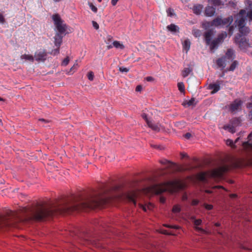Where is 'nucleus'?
<instances>
[{"instance_id":"nucleus-36","label":"nucleus","mask_w":252,"mask_h":252,"mask_svg":"<svg viewBox=\"0 0 252 252\" xmlns=\"http://www.w3.org/2000/svg\"><path fill=\"white\" fill-rule=\"evenodd\" d=\"M94 75L92 71H90L88 74V79L90 81H93L94 79Z\"/></svg>"},{"instance_id":"nucleus-23","label":"nucleus","mask_w":252,"mask_h":252,"mask_svg":"<svg viewBox=\"0 0 252 252\" xmlns=\"http://www.w3.org/2000/svg\"><path fill=\"white\" fill-rule=\"evenodd\" d=\"M190 46V41L189 39H186L183 43V49L186 51L187 53L189 50Z\"/></svg>"},{"instance_id":"nucleus-55","label":"nucleus","mask_w":252,"mask_h":252,"mask_svg":"<svg viewBox=\"0 0 252 252\" xmlns=\"http://www.w3.org/2000/svg\"><path fill=\"white\" fill-rule=\"evenodd\" d=\"M119 0H111V4L113 6H115L116 5L117 2Z\"/></svg>"},{"instance_id":"nucleus-28","label":"nucleus","mask_w":252,"mask_h":252,"mask_svg":"<svg viewBox=\"0 0 252 252\" xmlns=\"http://www.w3.org/2000/svg\"><path fill=\"white\" fill-rule=\"evenodd\" d=\"M113 46L116 48H119L121 49H123L125 48L124 45L118 41H114L113 42Z\"/></svg>"},{"instance_id":"nucleus-15","label":"nucleus","mask_w":252,"mask_h":252,"mask_svg":"<svg viewBox=\"0 0 252 252\" xmlns=\"http://www.w3.org/2000/svg\"><path fill=\"white\" fill-rule=\"evenodd\" d=\"M227 62V60L225 59V58L223 57L219 58L216 61V64L219 67H220L222 69H224L226 66Z\"/></svg>"},{"instance_id":"nucleus-39","label":"nucleus","mask_w":252,"mask_h":252,"mask_svg":"<svg viewBox=\"0 0 252 252\" xmlns=\"http://www.w3.org/2000/svg\"><path fill=\"white\" fill-rule=\"evenodd\" d=\"M246 16L248 17L250 20H252V10L248 11L247 13H246Z\"/></svg>"},{"instance_id":"nucleus-11","label":"nucleus","mask_w":252,"mask_h":252,"mask_svg":"<svg viewBox=\"0 0 252 252\" xmlns=\"http://www.w3.org/2000/svg\"><path fill=\"white\" fill-rule=\"evenodd\" d=\"M47 54L45 50H40L35 53L34 58L37 61H44Z\"/></svg>"},{"instance_id":"nucleus-26","label":"nucleus","mask_w":252,"mask_h":252,"mask_svg":"<svg viewBox=\"0 0 252 252\" xmlns=\"http://www.w3.org/2000/svg\"><path fill=\"white\" fill-rule=\"evenodd\" d=\"M192 71V69L190 67L185 68L182 72V75L183 77H187L190 73Z\"/></svg>"},{"instance_id":"nucleus-41","label":"nucleus","mask_w":252,"mask_h":252,"mask_svg":"<svg viewBox=\"0 0 252 252\" xmlns=\"http://www.w3.org/2000/svg\"><path fill=\"white\" fill-rule=\"evenodd\" d=\"M141 117H142V118L143 119H144L145 120V121L146 122L147 124H148V122H150V121L149 120H148V117H147V115L146 114L143 113L141 115Z\"/></svg>"},{"instance_id":"nucleus-45","label":"nucleus","mask_w":252,"mask_h":252,"mask_svg":"<svg viewBox=\"0 0 252 252\" xmlns=\"http://www.w3.org/2000/svg\"><path fill=\"white\" fill-rule=\"evenodd\" d=\"M173 10L171 8H168L167 10V13L168 14V15H169L170 16H172L173 15Z\"/></svg>"},{"instance_id":"nucleus-44","label":"nucleus","mask_w":252,"mask_h":252,"mask_svg":"<svg viewBox=\"0 0 252 252\" xmlns=\"http://www.w3.org/2000/svg\"><path fill=\"white\" fill-rule=\"evenodd\" d=\"M226 144L231 147H233L234 143L232 140L230 139H228L226 141Z\"/></svg>"},{"instance_id":"nucleus-3","label":"nucleus","mask_w":252,"mask_h":252,"mask_svg":"<svg viewBox=\"0 0 252 252\" xmlns=\"http://www.w3.org/2000/svg\"><path fill=\"white\" fill-rule=\"evenodd\" d=\"M169 187V183L166 182L160 184H155L152 185L147 188V189L149 192L158 194L168 190Z\"/></svg>"},{"instance_id":"nucleus-22","label":"nucleus","mask_w":252,"mask_h":252,"mask_svg":"<svg viewBox=\"0 0 252 252\" xmlns=\"http://www.w3.org/2000/svg\"><path fill=\"white\" fill-rule=\"evenodd\" d=\"M203 5L201 4L194 5L192 8L193 13L197 15L200 14L203 9Z\"/></svg>"},{"instance_id":"nucleus-59","label":"nucleus","mask_w":252,"mask_h":252,"mask_svg":"<svg viewBox=\"0 0 252 252\" xmlns=\"http://www.w3.org/2000/svg\"><path fill=\"white\" fill-rule=\"evenodd\" d=\"M237 195L236 194H231L229 195L230 197L231 198H235L237 197Z\"/></svg>"},{"instance_id":"nucleus-17","label":"nucleus","mask_w":252,"mask_h":252,"mask_svg":"<svg viewBox=\"0 0 252 252\" xmlns=\"http://www.w3.org/2000/svg\"><path fill=\"white\" fill-rule=\"evenodd\" d=\"M216 12V8L213 6H208L205 8V14L208 17H211L214 15Z\"/></svg>"},{"instance_id":"nucleus-27","label":"nucleus","mask_w":252,"mask_h":252,"mask_svg":"<svg viewBox=\"0 0 252 252\" xmlns=\"http://www.w3.org/2000/svg\"><path fill=\"white\" fill-rule=\"evenodd\" d=\"M21 59L22 60H29L32 62L34 61L33 57L32 55L28 54H24L21 56Z\"/></svg>"},{"instance_id":"nucleus-58","label":"nucleus","mask_w":252,"mask_h":252,"mask_svg":"<svg viewBox=\"0 0 252 252\" xmlns=\"http://www.w3.org/2000/svg\"><path fill=\"white\" fill-rule=\"evenodd\" d=\"M146 80L148 81H151L153 80V78L151 76H148L146 78Z\"/></svg>"},{"instance_id":"nucleus-25","label":"nucleus","mask_w":252,"mask_h":252,"mask_svg":"<svg viewBox=\"0 0 252 252\" xmlns=\"http://www.w3.org/2000/svg\"><path fill=\"white\" fill-rule=\"evenodd\" d=\"M238 63L237 61H234L231 63L230 66L229 68H227L225 69V71H233L237 66Z\"/></svg>"},{"instance_id":"nucleus-18","label":"nucleus","mask_w":252,"mask_h":252,"mask_svg":"<svg viewBox=\"0 0 252 252\" xmlns=\"http://www.w3.org/2000/svg\"><path fill=\"white\" fill-rule=\"evenodd\" d=\"M222 18L220 17H218L211 21V26L215 27L222 26Z\"/></svg>"},{"instance_id":"nucleus-47","label":"nucleus","mask_w":252,"mask_h":252,"mask_svg":"<svg viewBox=\"0 0 252 252\" xmlns=\"http://www.w3.org/2000/svg\"><path fill=\"white\" fill-rule=\"evenodd\" d=\"M166 200V198L165 197L161 196L159 197V201L161 203H164Z\"/></svg>"},{"instance_id":"nucleus-30","label":"nucleus","mask_w":252,"mask_h":252,"mask_svg":"<svg viewBox=\"0 0 252 252\" xmlns=\"http://www.w3.org/2000/svg\"><path fill=\"white\" fill-rule=\"evenodd\" d=\"M224 189V188H223V187H222L221 186H214L213 187H212V188L211 189H206L205 190V192L208 193H212L213 192V190H214L215 189Z\"/></svg>"},{"instance_id":"nucleus-8","label":"nucleus","mask_w":252,"mask_h":252,"mask_svg":"<svg viewBox=\"0 0 252 252\" xmlns=\"http://www.w3.org/2000/svg\"><path fill=\"white\" fill-rule=\"evenodd\" d=\"M222 83L223 81L218 80L216 83L209 84L208 89L209 90H212L211 94H214L218 92L220 89V85L222 84Z\"/></svg>"},{"instance_id":"nucleus-24","label":"nucleus","mask_w":252,"mask_h":252,"mask_svg":"<svg viewBox=\"0 0 252 252\" xmlns=\"http://www.w3.org/2000/svg\"><path fill=\"white\" fill-rule=\"evenodd\" d=\"M235 127L236 126L232 125H225L223 126V128L225 130H227L228 131L232 133H234L236 132Z\"/></svg>"},{"instance_id":"nucleus-38","label":"nucleus","mask_w":252,"mask_h":252,"mask_svg":"<svg viewBox=\"0 0 252 252\" xmlns=\"http://www.w3.org/2000/svg\"><path fill=\"white\" fill-rule=\"evenodd\" d=\"M164 225L166 227L170 228H174V229H178L180 228V227L179 226L176 225H169V224H164Z\"/></svg>"},{"instance_id":"nucleus-5","label":"nucleus","mask_w":252,"mask_h":252,"mask_svg":"<svg viewBox=\"0 0 252 252\" xmlns=\"http://www.w3.org/2000/svg\"><path fill=\"white\" fill-rule=\"evenodd\" d=\"M226 33L220 34L217 38L211 41V43L209 44L210 50L214 52V51L218 48L219 44L223 41L224 39L226 37Z\"/></svg>"},{"instance_id":"nucleus-48","label":"nucleus","mask_w":252,"mask_h":252,"mask_svg":"<svg viewBox=\"0 0 252 252\" xmlns=\"http://www.w3.org/2000/svg\"><path fill=\"white\" fill-rule=\"evenodd\" d=\"M5 22V19L3 15L0 13V23L3 24Z\"/></svg>"},{"instance_id":"nucleus-33","label":"nucleus","mask_w":252,"mask_h":252,"mask_svg":"<svg viewBox=\"0 0 252 252\" xmlns=\"http://www.w3.org/2000/svg\"><path fill=\"white\" fill-rule=\"evenodd\" d=\"M195 101V98H192L189 101H187L186 103H187V104L189 106H192V105H195L196 104V103Z\"/></svg>"},{"instance_id":"nucleus-46","label":"nucleus","mask_w":252,"mask_h":252,"mask_svg":"<svg viewBox=\"0 0 252 252\" xmlns=\"http://www.w3.org/2000/svg\"><path fill=\"white\" fill-rule=\"evenodd\" d=\"M93 25L95 29L98 30L99 29V25L96 22L93 21Z\"/></svg>"},{"instance_id":"nucleus-34","label":"nucleus","mask_w":252,"mask_h":252,"mask_svg":"<svg viewBox=\"0 0 252 252\" xmlns=\"http://www.w3.org/2000/svg\"><path fill=\"white\" fill-rule=\"evenodd\" d=\"M211 3L215 6H218L221 4V1L220 0H211Z\"/></svg>"},{"instance_id":"nucleus-62","label":"nucleus","mask_w":252,"mask_h":252,"mask_svg":"<svg viewBox=\"0 0 252 252\" xmlns=\"http://www.w3.org/2000/svg\"><path fill=\"white\" fill-rule=\"evenodd\" d=\"M141 207H142V209H143L144 211H146V208H147V207H146V206L141 205Z\"/></svg>"},{"instance_id":"nucleus-43","label":"nucleus","mask_w":252,"mask_h":252,"mask_svg":"<svg viewBox=\"0 0 252 252\" xmlns=\"http://www.w3.org/2000/svg\"><path fill=\"white\" fill-rule=\"evenodd\" d=\"M160 162L162 164H166L167 163H170L171 164H173V163L170 162V161H168L166 159H163V160H161L160 161Z\"/></svg>"},{"instance_id":"nucleus-10","label":"nucleus","mask_w":252,"mask_h":252,"mask_svg":"<svg viewBox=\"0 0 252 252\" xmlns=\"http://www.w3.org/2000/svg\"><path fill=\"white\" fill-rule=\"evenodd\" d=\"M248 139V141L243 143V147L247 152H252V143H250V141L252 140V131L249 134Z\"/></svg>"},{"instance_id":"nucleus-52","label":"nucleus","mask_w":252,"mask_h":252,"mask_svg":"<svg viewBox=\"0 0 252 252\" xmlns=\"http://www.w3.org/2000/svg\"><path fill=\"white\" fill-rule=\"evenodd\" d=\"M191 136V134L190 133H186L185 135H184V137L186 138V139H189L190 137Z\"/></svg>"},{"instance_id":"nucleus-50","label":"nucleus","mask_w":252,"mask_h":252,"mask_svg":"<svg viewBox=\"0 0 252 252\" xmlns=\"http://www.w3.org/2000/svg\"><path fill=\"white\" fill-rule=\"evenodd\" d=\"M193 35L196 37L199 36L200 35V31L197 30L196 31L194 32Z\"/></svg>"},{"instance_id":"nucleus-2","label":"nucleus","mask_w":252,"mask_h":252,"mask_svg":"<svg viewBox=\"0 0 252 252\" xmlns=\"http://www.w3.org/2000/svg\"><path fill=\"white\" fill-rule=\"evenodd\" d=\"M246 19V10H241L237 15V20L235 23L236 27H238L239 32L242 35H247L250 32L249 29L245 26Z\"/></svg>"},{"instance_id":"nucleus-19","label":"nucleus","mask_w":252,"mask_h":252,"mask_svg":"<svg viewBox=\"0 0 252 252\" xmlns=\"http://www.w3.org/2000/svg\"><path fill=\"white\" fill-rule=\"evenodd\" d=\"M167 29L173 33H175L179 32V28L175 24H171L167 26Z\"/></svg>"},{"instance_id":"nucleus-21","label":"nucleus","mask_w":252,"mask_h":252,"mask_svg":"<svg viewBox=\"0 0 252 252\" xmlns=\"http://www.w3.org/2000/svg\"><path fill=\"white\" fill-rule=\"evenodd\" d=\"M222 26H229L233 22V18L232 16H230L227 18L222 19Z\"/></svg>"},{"instance_id":"nucleus-14","label":"nucleus","mask_w":252,"mask_h":252,"mask_svg":"<svg viewBox=\"0 0 252 252\" xmlns=\"http://www.w3.org/2000/svg\"><path fill=\"white\" fill-rule=\"evenodd\" d=\"M194 225H195V229L198 231V232L201 233H208V232L204 230V229L198 227L199 225H200L202 223V220L201 219H195L193 220V222Z\"/></svg>"},{"instance_id":"nucleus-51","label":"nucleus","mask_w":252,"mask_h":252,"mask_svg":"<svg viewBox=\"0 0 252 252\" xmlns=\"http://www.w3.org/2000/svg\"><path fill=\"white\" fill-rule=\"evenodd\" d=\"M199 203V200H197V199H193L192 201V205H197Z\"/></svg>"},{"instance_id":"nucleus-42","label":"nucleus","mask_w":252,"mask_h":252,"mask_svg":"<svg viewBox=\"0 0 252 252\" xmlns=\"http://www.w3.org/2000/svg\"><path fill=\"white\" fill-rule=\"evenodd\" d=\"M119 70L122 72H127L129 71V69L126 67H120Z\"/></svg>"},{"instance_id":"nucleus-31","label":"nucleus","mask_w":252,"mask_h":252,"mask_svg":"<svg viewBox=\"0 0 252 252\" xmlns=\"http://www.w3.org/2000/svg\"><path fill=\"white\" fill-rule=\"evenodd\" d=\"M178 88L179 90L181 93H183L185 92V86L183 83L180 82L178 83Z\"/></svg>"},{"instance_id":"nucleus-9","label":"nucleus","mask_w":252,"mask_h":252,"mask_svg":"<svg viewBox=\"0 0 252 252\" xmlns=\"http://www.w3.org/2000/svg\"><path fill=\"white\" fill-rule=\"evenodd\" d=\"M242 102L241 100L235 99L229 105V108L231 112H234L241 108Z\"/></svg>"},{"instance_id":"nucleus-16","label":"nucleus","mask_w":252,"mask_h":252,"mask_svg":"<svg viewBox=\"0 0 252 252\" xmlns=\"http://www.w3.org/2000/svg\"><path fill=\"white\" fill-rule=\"evenodd\" d=\"M213 35V32L212 30H209L205 32L204 37L207 45L211 43Z\"/></svg>"},{"instance_id":"nucleus-37","label":"nucleus","mask_w":252,"mask_h":252,"mask_svg":"<svg viewBox=\"0 0 252 252\" xmlns=\"http://www.w3.org/2000/svg\"><path fill=\"white\" fill-rule=\"evenodd\" d=\"M90 7L93 12L95 13L97 12V8L93 3H90Z\"/></svg>"},{"instance_id":"nucleus-40","label":"nucleus","mask_w":252,"mask_h":252,"mask_svg":"<svg viewBox=\"0 0 252 252\" xmlns=\"http://www.w3.org/2000/svg\"><path fill=\"white\" fill-rule=\"evenodd\" d=\"M204 207L207 209V210H211L213 209V206L212 205H211V204H206L205 203L204 204Z\"/></svg>"},{"instance_id":"nucleus-20","label":"nucleus","mask_w":252,"mask_h":252,"mask_svg":"<svg viewBox=\"0 0 252 252\" xmlns=\"http://www.w3.org/2000/svg\"><path fill=\"white\" fill-rule=\"evenodd\" d=\"M147 125L149 127L155 131H159L160 130L159 126L158 124H155L152 121L148 122Z\"/></svg>"},{"instance_id":"nucleus-64","label":"nucleus","mask_w":252,"mask_h":252,"mask_svg":"<svg viewBox=\"0 0 252 252\" xmlns=\"http://www.w3.org/2000/svg\"><path fill=\"white\" fill-rule=\"evenodd\" d=\"M249 116L250 117V119L252 120V110L250 111Z\"/></svg>"},{"instance_id":"nucleus-12","label":"nucleus","mask_w":252,"mask_h":252,"mask_svg":"<svg viewBox=\"0 0 252 252\" xmlns=\"http://www.w3.org/2000/svg\"><path fill=\"white\" fill-rule=\"evenodd\" d=\"M63 35L60 33H56L54 36V43L56 46L58 47L57 51L59 52V47L61 46L63 41Z\"/></svg>"},{"instance_id":"nucleus-60","label":"nucleus","mask_w":252,"mask_h":252,"mask_svg":"<svg viewBox=\"0 0 252 252\" xmlns=\"http://www.w3.org/2000/svg\"><path fill=\"white\" fill-rule=\"evenodd\" d=\"M181 158H184L185 157H188L187 155L186 154H185V153H181Z\"/></svg>"},{"instance_id":"nucleus-56","label":"nucleus","mask_w":252,"mask_h":252,"mask_svg":"<svg viewBox=\"0 0 252 252\" xmlns=\"http://www.w3.org/2000/svg\"><path fill=\"white\" fill-rule=\"evenodd\" d=\"M39 121L41 122H43V123H48L49 122V121L48 120H45L44 119H39Z\"/></svg>"},{"instance_id":"nucleus-61","label":"nucleus","mask_w":252,"mask_h":252,"mask_svg":"<svg viewBox=\"0 0 252 252\" xmlns=\"http://www.w3.org/2000/svg\"><path fill=\"white\" fill-rule=\"evenodd\" d=\"M225 72H226L225 71V70L223 71V72L220 75V77H223L225 74Z\"/></svg>"},{"instance_id":"nucleus-7","label":"nucleus","mask_w":252,"mask_h":252,"mask_svg":"<svg viewBox=\"0 0 252 252\" xmlns=\"http://www.w3.org/2000/svg\"><path fill=\"white\" fill-rule=\"evenodd\" d=\"M242 34H238L235 36V42L238 44L241 48H245L248 44L247 40L245 36H242Z\"/></svg>"},{"instance_id":"nucleus-35","label":"nucleus","mask_w":252,"mask_h":252,"mask_svg":"<svg viewBox=\"0 0 252 252\" xmlns=\"http://www.w3.org/2000/svg\"><path fill=\"white\" fill-rule=\"evenodd\" d=\"M69 62V58L68 57H66L62 62L61 64L62 66H66Z\"/></svg>"},{"instance_id":"nucleus-29","label":"nucleus","mask_w":252,"mask_h":252,"mask_svg":"<svg viewBox=\"0 0 252 252\" xmlns=\"http://www.w3.org/2000/svg\"><path fill=\"white\" fill-rule=\"evenodd\" d=\"M181 210V207L179 205H175L173 207L172 211L173 213H178L180 212Z\"/></svg>"},{"instance_id":"nucleus-53","label":"nucleus","mask_w":252,"mask_h":252,"mask_svg":"<svg viewBox=\"0 0 252 252\" xmlns=\"http://www.w3.org/2000/svg\"><path fill=\"white\" fill-rule=\"evenodd\" d=\"M162 233L164 234L167 235H174V234L172 232H168L167 230H163Z\"/></svg>"},{"instance_id":"nucleus-57","label":"nucleus","mask_w":252,"mask_h":252,"mask_svg":"<svg viewBox=\"0 0 252 252\" xmlns=\"http://www.w3.org/2000/svg\"><path fill=\"white\" fill-rule=\"evenodd\" d=\"M77 63L74 64L73 66L71 68V70L74 71V70L77 68Z\"/></svg>"},{"instance_id":"nucleus-49","label":"nucleus","mask_w":252,"mask_h":252,"mask_svg":"<svg viewBox=\"0 0 252 252\" xmlns=\"http://www.w3.org/2000/svg\"><path fill=\"white\" fill-rule=\"evenodd\" d=\"M247 107L249 108H252V97L251 98L250 102L247 103Z\"/></svg>"},{"instance_id":"nucleus-54","label":"nucleus","mask_w":252,"mask_h":252,"mask_svg":"<svg viewBox=\"0 0 252 252\" xmlns=\"http://www.w3.org/2000/svg\"><path fill=\"white\" fill-rule=\"evenodd\" d=\"M142 89V87L141 85H138L136 88V91L137 92H140L141 91Z\"/></svg>"},{"instance_id":"nucleus-4","label":"nucleus","mask_w":252,"mask_h":252,"mask_svg":"<svg viewBox=\"0 0 252 252\" xmlns=\"http://www.w3.org/2000/svg\"><path fill=\"white\" fill-rule=\"evenodd\" d=\"M52 19L58 30L57 33H60L63 35L66 34L65 32L67 26L65 24H63V21L61 18L60 15L58 14H54L52 16Z\"/></svg>"},{"instance_id":"nucleus-63","label":"nucleus","mask_w":252,"mask_h":252,"mask_svg":"<svg viewBox=\"0 0 252 252\" xmlns=\"http://www.w3.org/2000/svg\"><path fill=\"white\" fill-rule=\"evenodd\" d=\"M215 225L217 227H219L220 226V223L219 222H216L215 223Z\"/></svg>"},{"instance_id":"nucleus-13","label":"nucleus","mask_w":252,"mask_h":252,"mask_svg":"<svg viewBox=\"0 0 252 252\" xmlns=\"http://www.w3.org/2000/svg\"><path fill=\"white\" fill-rule=\"evenodd\" d=\"M223 57L227 60L228 63L231 62L235 58L234 51L231 48L227 49L225 56Z\"/></svg>"},{"instance_id":"nucleus-1","label":"nucleus","mask_w":252,"mask_h":252,"mask_svg":"<svg viewBox=\"0 0 252 252\" xmlns=\"http://www.w3.org/2000/svg\"><path fill=\"white\" fill-rule=\"evenodd\" d=\"M229 170V167L223 165L218 168L214 169L205 172H203L199 175V178L203 181H206L207 178H212L219 179L222 178L223 174Z\"/></svg>"},{"instance_id":"nucleus-6","label":"nucleus","mask_w":252,"mask_h":252,"mask_svg":"<svg viewBox=\"0 0 252 252\" xmlns=\"http://www.w3.org/2000/svg\"><path fill=\"white\" fill-rule=\"evenodd\" d=\"M126 198L129 202L133 203L134 205H136V198L138 195V191L135 190H130L125 194Z\"/></svg>"},{"instance_id":"nucleus-32","label":"nucleus","mask_w":252,"mask_h":252,"mask_svg":"<svg viewBox=\"0 0 252 252\" xmlns=\"http://www.w3.org/2000/svg\"><path fill=\"white\" fill-rule=\"evenodd\" d=\"M240 123V120L238 118H234L231 121V125L234 126H236L237 125H238Z\"/></svg>"}]
</instances>
